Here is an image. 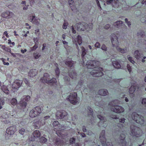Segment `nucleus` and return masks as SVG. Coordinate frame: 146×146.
Masks as SVG:
<instances>
[{"mask_svg": "<svg viewBox=\"0 0 146 146\" xmlns=\"http://www.w3.org/2000/svg\"><path fill=\"white\" fill-rule=\"evenodd\" d=\"M82 52V59L83 65H86L88 69L92 70L90 72V74L93 76L100 77L102 76L103 74L102 68L99 67L100 62L97 61L88 60L92 57L91 55L87 54L86 50L83 47H81Z\"/></svg>", "mask_w": 146, "mask_h": 146, "instance_id": "f257e3e1", "label": "nucleus"}, {"mask_svg": "<svg viewBox=\"0 0 146 146\" xmlns=\"http://www.w3.org/2000/svg\"><path fill=\"white\" fill-rule=\"evenodd\" d=\"M30 99V97L29 96H24L22 97L19 103L17 104V99L14 98L11 99L10 102L11 105L14 106L16 105L17 108L23 110L26 106L27 102L29 101Z\"/></svg>", "mask_w": 146, "mask_h": 146, "instance_id": "f03ea898", "label": "nucleus"}, {"mask_svg": "<svg viewBox=\"0 0 146 146\" xmlns=\"http://www.w3.org/2000/svg\"><path fill=\"white\" fill-rule=\"evenodd\" d=\"M111 40L113 46H116L117 50L122 53H125L127 52V48L122 49L118 46L119 43L117 40V36L115 34H112L111 35Z\"/></svg>", "mask_w": 146, "mask_h": 146, "instance_id": "7ed1b4c3", "label": "nucleus"}, {"mask_svg": "<svg viewBox=\"0 0 146 146\" xmlns=\"http://www.w3.org/2000/svg\"><path fill=\"white\" fill-rule=\"evenodd\" d=\"M118 102L117 100H115L109 103V105L112 107L111 108V110L114 112L118 113L123 112L124 111V109L120 106L116 105V104Z\"/></svg>", "mask_w": 146, "mask_h": 146, "instance_id": "20e7f679", "label": "nucleus"}, {"mask_svg": "<svg viewBox=\"0 0 146 146\" xmlns=\"http://www.w3.org/2000/svg\"><path fill=\"white\" fill-rule=\"evenodd\" d=\"M78 31H83L86 30L87 31H88L92 29L93 27V24L89 23L88 24L84 23H79L76 25Z\"/></svg>", "mask_w": 146, "mask_h": 146, "instance_id": "39448f33", "label": "nucleus"}, {"mask_svg": "<svg viewBox=\"0 0 146 146\" xmlns=\"http://www.w3.org/2000/svg\"><path fill=\"white\" fill-rule=\"evenodd\" d=\"M131 133L130 135L133 137H138L141 136L142 134L141 131L139 127L131 125Z\"/></svg>", "mask_w": 146, "mask_h": 146, "instance_id": "423d86ee", "label": "nucleus"}, {"mask_svg": "<svg viewBox=\"0 0 146 146\" xmlns=\"http://www.w3.org/2000/svg\"><path fill=\"white\" fill-rule=\"evenodd\" d=\"M131 118L133 120L137 123L142 124L144 123V120L143 117L135 112H133L132 113L131 115Z\"/></svg>", "mask_w": 146, "mask_h": 146, "instance_id": "0eeeda50", "label": "nucleus"}, {"mask_svg": "<svg viewBox=\"0 0 146 146\" xmlns=\"http://www.w3.org/2000/svg\"><path fill=\"white\" fill-rule=\"evenodd\" d=\"M49 74L47 73H44V77L41 78L40 80L43 82H45L48 84H56V80L55 78H53L51 79L50 80Z\"/></svg>", "mask_w": 146, "mask_h": 146, "instance_id": "6e6552de", "label": "nucleus"}, {"mask_svg": "<svg viewBox=\"0 0 146 146\" xmlns=\"http://www.w3.org/2000/svg\"><path fill=\"white\" fill-rule=\"evenodd\" d=\"M41 111V108L40 106H36L30 111L29 113V116L32 118L35 117L38 115Z\"/></svg>", "mask_w": 146, "mask_h": 146, "instance_id": "1a4fd4ad", "label": "nucleus"}, {"mask_svg": "<svg viewBox=\"0 0 146 146\" xmlns=\"http://www.w3.org/2000/svg\"><path fill=\"white\" fill-rule=\"evenodd\" d=\"M105 131L102 130L101 132L100 137V139L101 143L103 146H113L111 143L108 141L106 142V139L105 138Z\"/></svg>", "mask_w": 146, "mask_h": 146, "instance_id": "9d476101", "label": "nucleus"}, {"mask_svg": "<svg viewBox=\"0 0 146 146\" xmlns=\"http://www.w3.org/2000/svg\"><path fill=\"white\" fill-rule=\"evenodd\" d=\"M103 110H102V111L103 112H100V113L98 114L97 116V117L100 120V121L99 122L98 125L99 126L101 127H106L107 125V122L105 121V120L104 119V117L102 115H103V114L104 113V109H103Z\"/></svg>", "mask_w": 146, "mask_h": 146, "instance_id": "9b49d317", "label": "nucleus"}, {"mask_svg": "<svg viewBox=\"0 0 146 146\" xmlns=\"http://www.w3.org/2000/svg\"><path fill=\"white\" fill-rule=\"evenodd\" d=\"M77 94L76 93L73 92L70 94L69 98H67L68 101L70 103L75 105L77 104L78 100L77 98Z\"/></svg>", "mask_w": 146, "mask_h": 146, "instance_id": "f8f14e48", "label": "nucleus"}, {"mask_svg": "<svg viewBox=\"0 0 146 146\" xmlns=\"http://www.w3.org/2000/svg\"><path fill=\"white\" fill-rule=\"evenodd\" d=\"M72 39L73 42L74 44L76 45L77 48L78 50V52H79L80 51V50L78 49L79 48L78 46V44L80 45L82 43V37L78 35V36L76 37V38L74 37H72Z\"/></svg>", "mask_w": 146, "mask_h": 146, "instance_id": "ddd939ff", "label": "nucleus"}, {"mask_svg": "<svg viewBox=\"0 0 146 146\" xmlns=\"http://www.w3.org/2000/svg\"><path fill=\"white\" fill-rule=\"evenodd\" d=\"M14 15V13L8 11H7L2 13L1 16L2 17L6 19L11 18Z\"/></svg>", "mask_w": 146, "mask_h": 146, "instance_id": "4468645a", "label": "nucleus"}, {"mask_svg": "<svg viewBox=\"0 0 146 146\" xmlns=\"http://www.w3.org/2000/svg\"><path fill=\"white\" fill-rule=\"evenodd\" d=\"M22 82V80H15L12 85V88L16 90H18L21 86Z\"/></svg>", "mask_w": 146, "mask_h": 146, "instance_id": "2eb2a0df", "label": "nucleus"}, {"mask_svg": "<svg viewBox=\"0 0 146 146\" xmlns=\"http://www.w3.org/2000/svg\"><path fill=\"white\" fill-rule=\"evenodd\" d=\"M123 133V132H122ZM120 142L119 145L120 146H125L126 142L125 139V135L124 133H121L120 136Z\"/></svg>", "mask_w": 146, "mask_h": 146, "instance_id": "dca6fc26", "label": "nucleus"}, {"mask_svg": "<svg viewBox=\"0 0 146 146\" xmlns=\"http://www.w3.org/2000/svg\"><path fill=\"white\" fill-rule=\"evenodd\" d=\"M16 131V126H13L7 128L6 132L9 135H13Z\"/></svg>", "mask_w": 146, "mask_h": 146, "instance_id": "f3484780", "label": "nucleus"}, {"mask_svg": "<svg viewBox=\"0 0 146 146\" xmlns=\"http://www.w3.org/2000/svg\"><path fill=\"white\" fill-rule=\"evenodd\" d=\"M41 121H42V120L40 119L39 121L33 123V125L35 128H38L40 126L44 124V122H42Z\"/></svg>", "mask_w": 146, "mask_h": 146, "instance_id": "a211bd4d", "label": "nucleus"}, {"mask_svg": "<svg viewBox=\"0 0 146 146\" xmlns=\"http://www.w3.org/2000/svg\"><path fill=\"white\" fill-rule=\"evenodd\" d=\"M66 115V113L65 111L62 112L58 111L56 114V116L58 119H60L63 118Z\"/></svg>", "mask_w": 146, "mask_h": 146, "instance_id": "6ab92c4d", "label": "nucleus"}, {"mask_svg": "<svg viewBox=\"0 0 146 146\" xmlns=\"http://www.w3.org/2000/svg\"><path fill=\"white\" fill-rule=\"evenodd\" d=\"M52 125L54 128L56 129H62V127L58 121H55L53 122Z\"/></svg>", "mask_w": 146, "mask_h": 146, "instance_id": "aec40b11", "label": "nucleus"}, {"mask_svg": "<svg viewBox=\"0 0 146 146\" xmlns=\"http://www.w3.org/2000/svg\"><path fill=\"white\" fill-rule=\"evenodd\" d=\"M134 56L137 59L139 60L143 56V54L140 53L139 51L136 50L135 51L134 54Z\"/></svg>", "mask_w": 146, "mask_h": 146, "instance_id": "412c9836", "label": "nucleus"}, {"mask_svg": "<svg viewBox=\"0 0 146 146\" xmlns=\"http://www.w3.org/2000/svg\"><path fill=\"white\" fill-rule=\"evenodd\" d=\"M113 25L115 27L117 28H121L122 27L123 25V22L121 21H117L113 24Z\"/></svg>", "mask_w": 146, "mask_h": 146, "instance_id": "4be33fe9", "label": "nucleus"}, {"mask_svg": "<svg viewBox=\"0 0 146 146\" xmlns=\"http://www.w3.org/2000/svg\"><path fill=\"white\" fill-rule=\"evenodd\" d=\"M98 93L100 95L105 96L108 94V92L106 89H102L99 91Z\"/></svg>", "mask_w": 146, "mask_h": 146, "instance_id": "5701e85b", "label": "nucleus"}, {"mask_svg": "<svg viewBox=\"0 0 146 146\" xmlns=\"http://www.w3.org/2000/svg\"><path fill=\"white\" fill-rule=\"evenodd\" d=\"M37 74V71L35 69L31 70L29 73V75L30 77H33Z\"/></svg>", "mask_w": 146, "mask_h": 146, "instance_id": "b1692460", "label": "nucleus"}, {"mask_svg": "<svg viewBox=\"0 0 146 146\" xmlns=\"http://www.w3.org/2000/svg\"><path fill=\"white\" fill-rule=\"evenodd\" d=\"M74 62L71 59H68L65 62V64L68 66L72 67L74 64Z\"/></svg>", "mask_w": 146, "mask_h": 146, "instance_id": "393cba45", "label": "nucleus"}, {"mask_svg": "<svg viewBox=\"0 0 146 146\" xmlns=\"http://www.w3.org/2000/svg\"><path fill=\"white\" fill-rule=\"evenodd\" d=\"M33 135L36 138H37L40 137L41 134L38 130H36L34 131Z\"/></svg>", "mask_w": 146, "mask_h": 146, "instance_id": "a878e982", "label": "nucleus"}, {"mask_svg": "<svg viewBox=\"0 0 146 146\" xmlns=\"http://www.w3.org/2000/svg\"><path fill=\"white\" fill-rule=\"evenodd\" d=\"M75 140L74 138H72L70 139V144H72V146H80L78 143H75Z\"/></svg>", "mask_w": 146, "mask_h": 146, "instance_id": "bb28decb", "label": "nucleus"}, {"mask_svg": "<svg viewBox=\"0 0 146 146\" xmlns=\"http://www.w3.org/2000/svg\"><path fill=\"white\" fill-rule=\"evenodd\" d=\"M113 66L116 68L119 69L121 68V66L119 63L117 61H114L112 62Z\"/></svg>", "mask_w": 146, "mask_h": 146, "instance_id": "cd10ccee", "label": "nucleus"}, {"mask_svg": "<svg viewBox=\"0 0 146 146\" xmlns=\"http://www.w3.org/2000/svg\"><path fill=\"white\" fill-rule=\"evenodd\" d=\"M69 76L72 78L75 79L76 78V73L74 70L72 72H69Z\"/></svg>", "mask_w": 146, "mask_h": 146, "instance_id": "c85d7f7f", "label": "nucleus"}, {"mask_svg": "<svg viewBox=\"0 0 146 146\" xmlns=\"http://www.w3.org/2000/svg\"><path fill=\"white\" fill-rule=\"evenodd\" d=\"M1 89L2 91L6 94H8L9 93V91L6 86L3 85L1 86Z\"/></svg>", "mask_w": 146, "mask_h": 146, "instance_id": "c756f323", "label": "nucleus"}, {"mask_svg": "<svg viewBox=\"0 0 146 146\" xmlns=\"http://www.w3.org/2000/svg\"><path fill=\"white\" fill-rule=\"evenodd\" d=\"M29 19L30 21L36 24H38V21H37L35 20V16H33L32 17H30Z\"/></svg>", "mask_w": 146, "mask_h": 146, "instance_id": "7c9ffc66", "label": "nucleus"}, {"mask_svg": "<svg viewBox=\"0 0 146 146\" xmlns=\"http://www.w3.org/2000/svg\"><path fill=\"white\" fill-rule=\"evenodd\" d=\"M111 117L113 119H116L117 121H119L121 123H124L125 120V119L124 118H122L121 119H119L117 118V117L116 115H114L113 117L111 116Z\"/></svg>", "mask_w": 146, "mask_h": 146, "instance_id": "2f4dec72", "label": "nucleus"}, {"mask_svg": "<svg viewBox=\"0 0 146 146\" xmlns=\"http://www.w3.org/2000/svg\"><path fill=\"white\" fill-rule=\"evenodd\" d=\"M63 141L60 140L59 139H57L55 142V144L57 145H63Z\"/></svg>", "mask_w": 146, "mask_h": 146, "instance_id": "473e14b6", "label": "nucleus"}, {"mask_svg": "<svg viewBox=\"0 0 146 146\" xmlns=\"http://www.w3.org/2000/svg\"><path fill=\"white\" fill-rule=\"evenodd\" d=\"M135 90V86L133 85H132L130 88L129 92L130 94H133Z\"/></svg>", "mask_w": 146, "mask_h": 146, "instance_id": "72a5a7b5", "label": "nucleus"}, {"mask_svg": "<svg viewBox=\"0 0 146 146\" xmlns=\"http://www.w3.org/2000/svg\"><path fill=\"white\" fill-rule=\"evenodd\" d=\"M83 84V82L82 81H80L79 82L78 84L77 85L76 88V89L81 88L82 86V85Z\"/></svg>", "mask_w": 146, "mask_h": 146, "instance_id": "f704fd0d", "label": "nucleus"}, {"mask_svg": "<svg viewBox=\"0 0 146 146\" xmlns=\"http://www.w3.org/2000/svg\"><path fill=\"white\" fill-rule=\"evenodd\" d=\"M127 58H128V60L132 64H133L135 63V61L133 59V58L130 56L129 55H127Z\"/></svg>", "mask_w": 146, "mask_h": 146, "instance_id": "c9c22d12", "label": "nucleus"}, {"mask_svg": "<svg viewBox=\"0 0 146 146\" xmlns=\"http://www.w3.org/2000/svg\"><path fill=\"white\" fill-rule=\"evenodd\" d=\"M57 68L55 70V73L57 76H58L59 75L60 72L59 68L57 67L58 64L57 63L55 64Z\"/></svg>", "mask_w": 146, "mask_h": 146, "instance_id": "e433bc0d", "label": "nucleus"}, {"mask_svg": "<svg viewBox=\"0 0 146 146\" xmlns=\"http://www.w3.org/2000/svg\"><path fill=\"white\" fill-rule=\"evenodd\" d=\"M40 141L41 143H45L46 142L47 139L44 137H42L40 139Z\"/></svg>", "mask_w": 146, "mask_h": 146, "instance_id": "4c0bfd02", "label": "nucleus"}, {"mask_svg": "<svg viewBox=\"0 0 146 146\" xmlns=\"http://www.w3.org/2000/svg\"><path fill=\"white\" fill-rule=\"evenodd\" d=\"M38 48V45L35 44L33 47L31 48L30 51H33L35 50Z\"/></svg>", "mask_w": 146, "mask_h": 146, "instance_id": "58836bf2", "label": "nucleus"}, {"mask_svg": "<svg viewBox=\"0 0 146 146\" xmlns=\"http://www.w3.org/2000/svg\"><path fill=\"white\" fill-rule=\"evenodd\" d=\"M144 32L143 31H140L138 32L137 33V36H140L142 37H143L144 36Z\"/></svg>", "mask_w": 146, "mask_h": 146, "instance_id": "ea45409f", "label": "nucleus"}, {"mask_svg": "<svg viewBox=\"0 0 146 146\" xmlns=\"http://www.w3.org/2000/svg\"><path fill=\"white\" fill-rule=\"evenodd\" d=\"M19 133L21 135H23L25 132V129L23 128H22L19 130Z\"/></svg>", "mask_w": 146, "mask_h": 146, "instance_id": "a19ab883", "label": "nucleus"}, {"mask_svg": "<svg viewBox=\"0 0 146 146\" xmlns=\"http://www.w3.org/2000/svg\"><path fill=\"white\" fill-rule=\"evenodd\" d=\"M88 109L89 110V111L90 112V114L92 116L94 117V115L93 114V111L92 109L90 107L88 106Z\"/></svg>", "mask_w": 146, "mask_h": 146, "instance_id": "79ce46f5", "label": "nucleus"}, {"mask_svg": "<svg viewBox=\"0 0 146 146\" xmlns=\"http://www.w3.org/2000/svg\"><path fill=\"white\" fill-rule=\"evenodd\" d=\"M118 127L119 128V131H121V130L123 129V124H122L121 123H118L117 124V125Z\"/></svg>", "mask_w": 146, "mask_h": 146, "instance_id": "37998d69", "label": "nucleus"}, {"mask_svg": "<svg viewBox=\"0 0 146 146\" xmlns=\"http://www.w3.org/2000/svg\"><path fill=\"white\" fill-rule=\"evenodd\" d=\"M34 57L36 59H37L40 56V55L39 54L36 53H34L33 54Z\"/></svg>", "mask_w": 146, "mask_h": 146, "instance_id": "c03bdc74", "label": "nucleus"}, {"mask_svg": "<svg viewBox=\"0 0 146 146\" xmlns=\"http://www.w3.org/2000/svg\"><path fill=\"white\" fill-rule=\"evenodd\" d=\"M68 3L70 7H71L72 9V5H73L74 2L73 0H68Z\"/></svg>", "mask_w": 146, "mask_h": 146, "instance_id": "a18cd8bd", "label": "nucleus"}, {"mask_svg": "<svg viewBox=\"0 0 146 146\" xmlns=\"http://www.w3.org/2000/svg\"><path fill=\"white\" fill-rule=\"evenodd\" d=\"M62 42L64 44V47L66 49L68 48V42H67L66 41H63Z\"/></svg>", "mask_w": 146, "mask_h": 146, "instance_id": "49530a36", "label": "nucleus"}, {"mask_svg": "<svg viewBox=\"0 0 146 146\" xmlns=\"http://www.w3.org/2000/svg\"><path fill=\"white\" fill-rule=\"evenodd\" d=\"M35 138H36L33 135L29 136V141H35Z\"/></svg>", "mask_w": 146, "mask_h": 146, "instance_id": "de8ad7c7", "label": "nucleus"}, {"mask_svg": "<svg viewBox=\"0 0 146 146\" xmlns=\"http://www.w3.org/2000/svg\"><path fill=\"white\" fill-rule=\"evenodd\" d=\"M101 49L103 50L106 51L107 50V47L105 44H103L102 45Z\"/></svg>", "mask_w": 146, "mask_h": 146, "instance_id": "09e8293b", "label": "nucleus"}, {"mask_svg": "<svg viewBox=\"0 0 146 146\" xmlns=\"http://www.w3.org/2000/svg\"><path fill=\"white\" fill-rule=\"evenodd\" d=\"M11 135H9L7 134V133L6 132L5 134V139H9L10 137L11 136Z\"/></svg>", "mask_w": 146, "mask_h": 146, "instance_id": "8fccbe9b", "label": "nucleus"}, {"mask_svg": "<svg viewBox=\"0 0 146 146\" xmlns=\"http://www.w3.org/2000/svg\"><path fill=\"white\" fill-rule=\"evenodd\" d=\"M140 20L142 23H144L145 22H146V17H142L141 18Z\"/></svg>", "mask_w": 146, "mask_h": 146, "instance_id": "3c124183", "label": "nucleus"}, {"mask_svg": "<svg viewBox=\"0 0 146 146\" xmlns=\"http://www.w3.org/2000/svg\"><path fill=\"white\" fill-rule=\"evenodd\" d=\"M5 103L4 100L3 98H0V105H3Z\"/></svg>", "mask_w": 146, "mask_h": 146, "instance_id": "603ef678", "label": "nucleus"}, {"mask_svg": "<svg viewBox=\"0 0 146 146\" xmlns=\"http://www.w3.org/2000/svg\"><path fill=\"white\" fill-rule=\"evenodd\" d=\"M68 25V23H63L62 26L63 29H66L67 28V26Z\"/></svg>", "mask_w": 146, "mask_h": 146, "instance_id": "864d4df0", "label": "nucleus"}, {"mask_svg": "<svg viewBox=\"0 0 146 146\" xmlns=\"http://www.w3.org/2000/svg\"><path fill=\"white\" fill-rule=\"evenodd\" d=\"M127 69H128V71L130 73V72H131V71L132 68H131V67L128 64L127 65Z\"/></svg>", "mask_w": 146, "mask_h": 146, "instance_id": "5fc2aeb1", "label": "nucleus"}, {"mask_svg": "<svg viewBox=\"0 0 146 146\" xmlns=\"http://www.w3.org/2000/svg\"><path fill=\"white\" fill-rule=\"evenodd\" d=\"M95 46L96 48H98L100 47V45L99 42H97L95 44Z\"/></svg>", "mask_w": 146, "mask_h": 146, "instance_id": "6e6d98bb", "label": "nucleus"}, {"mask_svg": "<svg viewBox=\"0 0 146 146\" xmlns=\"http://www.w3.org/2000/svg\"><path fill=\"white\" fill-rule=\"evenodd\" d=\"M56 134L59 136H60L63 134L62 133V132L60 130H57L56 131Z\"/></svg>", "mask_w": 146, "mask_h": 146, "instance_id": "4d7b16f0", "label": "nucleus"}, {"mask_svg": "<svg viewBox=\"0 0 146 146\" xmlns=\"http://www.w3.org/2000/svg\"><path fill=\"white\" fill-rule=\"evenodd\" d=\"M141 103L146 107V98L143 99L142 100Z\"/></svg>", "mask_w": 146, "mask_h": 146, "instance_id": "13d9d810", "label": "nucleus"}, {"mask_svg": "<svg viewBox=\"0 0 146 146\" xmlns=\"http://www.w3.org/2000/svg\"><path fill=\"white\" fill-rule=\"evenodd\" d=\"M50 117V116H47L44 117L43 119H41L42 120V121H41L42 122H44L45 123V122L44 121V120L49 118Z\"/></svg>", "mask_w": 146, "mask_h": 146, "instance_id": "bf43d9fd", "label": "nucleus"}, {"mask_svg": "<svg viewBox=\"0 0 146 146\" xmlns=\"http://www.w3.org/2000/svg\"><path fill=\"white\" fill-rule=\"evenodd\" d=\"M1 60H2L3 64L4 65H7V66L9 65V62H5V60H4L5 59H3V58H2Z\"/></svg>", "mask_w": 146, "mask_h": 146, "instance_id": "052dcab7", "label": "nucleus"}, {"mask_svg": "<svg viewBox=\"0 0 146 146\" xmlns=\"http://www.w3.org/2000/svg\"><path fill=\"white\" fill-rule=\"evenodd\" d=\"M125 22L126 23H127V25L129 27L131 25V23L129 21H128V19L127 18H126L125 19Z\"/></svg>", "mask_w": 146, "mask_h": 146, "instance_id": "680f3d73", "label": "nucleus"}, {"mask_svg": "<svg viewBox=\"0 0 146 146\" xmlns=\"http://www.w3.org/2000/svg\"><path fill=\"white\" fill-rule=\"evenodd\" d=\"M78 134L77 135H80L82 137H84L86 136L85 134L84 133H82L78 132Z\"/></svg>", "mask_w": 146, "mask_h": 146, "instance_id": "e2e57ef3", "label": "nucleus"}, {"mask_svg": "<svg viewBox=\"0 0 146 146\" xmlns=\"http://www.w3.org/2000/svg\"><path fill=\"white\" fill-rule=\"evenodd\" d=\"M33 40L35 43V44H37V43L38 42L37 38H33Z\"/></svg>", "mask_w": 146, "mask_h": 146, "instance_id": "0e129e2a", "label": "nucleus"}, {"mask_svg": "<svg viewBox=\"0 0 146 146\" xmlns=\"http://www.w3.org/2000/svg\"><path fill=\"white\" fill-rule=\"evenodd\" d=\"M24 81L25 83L27 85L29 86V82L28 80L26 78H24Z\"/></svg>", "mask_w": 146, "mask_h": 146, "instance_id": "69168bd1", "label": "nucleus"}, {"mask_svg": "<svg viewBox=\"0 0 146 146\" xmlns=\"http://www.w3.org/2000/svg\"><path fill=\"white\" fill-rule=\"evenodd\" d=\"M71 29L72 31V32L73 33L75 34L76 33V31L74 29V26H72L71 27Z\"/></svg>", "mask_w": 146, "mask_h": 146, "instance_id": "338daca9", "label": "nucleus"}, {"mask_svg": "<svg viewBox=\"0 0 146 146\" xmlns=\"http://www.w3.org/2000/svg\"><path fill=\"white\" fill-rule=\"evenodd\" d=\"M110 27V25L109 24H107L104 26V28L106 29H108Z\"/></svg>", "mask_w": 146, "mask_h": 146, "instance_id": "774afa93", "label": "nucleus"}]
</instances>
